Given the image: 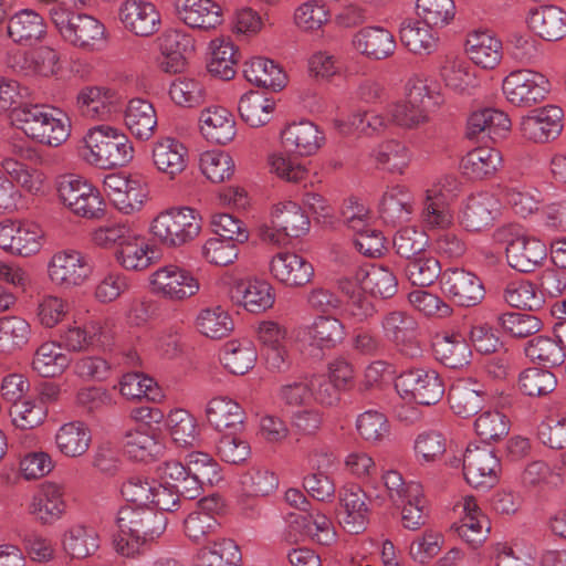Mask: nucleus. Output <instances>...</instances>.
Instances as JSON below:
<instances>
[{
    "label": "nucleus",
    "mask_w": 566,
    "mask_h": 566,
    "mask_svg": "<svg viewBox=\"0 0 566 566\" xmlns=\"http://www.w3.org/2000/svg\"><path fill=\"white\" fill-rule=\"evenodd\" d=\"M413 211V197L400 185L388 188L382 195L379 212L387 223L408 221Z\"/></svg>",
    "instance_id": "nucleus-48"
},
{
    "label": "nucleus",
    "mask_w": 566,
    "mask_h": 566,
    "mask_svg": "<svg viewBox=\"0 0 566 566\" xmlns=\"http://www.w3.org/2000/svg\"><path fill=\"white\" fill-rule=\"evenodd\" d=\"M118 535L114 538L115 551L125 557H134L149 542L158 538L166 530L164 513L149 506L127 504L116 514Z\"/></svg>",
    "instance_id": "nucleus-1"
},
{
    "label": "nucleus",
    "mask_w": 566,
    "mask_h": 566,
    "mask_svg": "<svg viewBox=\"0 0 566 566\" xmlns=\"http://www.w3.org/2000/svg\"><path fill=\"white\" fill-rule=\"evenodd\" d=\"M440 75L447 87L460 94L469 93L478 84L476 76L468 62L460 59L447 57Z\"/></svg>",
    "instance_id": "nucleus-56"
},
{
    "label": "nucleus",
    "mask_w": 566,
    "mask_h": 566,
    "mask_svg": "<svg viewBox=\"0 0 566 566\" xmlns=\"http://www.w3.org/2000/svg\"><path fill=\"white\" fill-rule=\"evenodd\" d=\"M442 290L460 306H474L484 297L481 280L463 269H450L442 274Z\"/></svg>",
    "instance_id": "nucleus-23"
},
{
    "label": "nucleus",
    "mask_w": 566,
    "mask_h": 566,
    "mask_svg": "<svg viewBox=\"0 0 566 566\" xmlns=\"http://www.w3.org/2000/svg\"><path fill=\"white\" fill-rule=\"evenodd\" d=\"M510 419L496 409L481 411L474 420V431L483 442H497L509 434Z\"/></svg>",
    "instance_id": "nucleus-60"
},
{
    "label": "nucleus",
    "mask_w": 566,
    "mask_h": 566,
    "mask_svg": "<svg viewBox=\"0 0 566 566\" xmlns=\"http://www.w3.org/2000/svg\"><path fill=\"white\" fill-rule=\"evenodd\" d=\"M563 111L548 105L523 116L520 129L524 138L534 143H547L559 136L563 129Z\"/></svg>",
    "instance_id": "nucleus-20"
},
{
    "label": "nucleus",
    "mask_w": 566,
    "mask_h": 566,
    "mask_svg": "<svg viewBox=\"0 0 566 566\" xmlns=\"http://www.w3.org/2000/svg\"><path fill=\"white\" fill-rule=\"evenodd\" d=\"M201 172L212 182H223L234 172L232 157L221 150H207L200 155Z\"/></svg>",
    "instance_id": "nucleus-64"
},
{
    "label": "nucleus",
    "mask_w": 566,
    "mask_h": 566,
    "mask_svg": "<svg viewBox=\"0 0 566 566\" xmlns=\"http://www.w3.org/2000/svg\"><path fill=\"white\" fill-rule=\"evenodd\" d=\"M77 106L83 116L91 119H106L117 109L118 98L106 87L87 86L77 95Z\"/></svg>",
    "instance_id": "nucleus-36"
},
{
    "label": "nucleus",
    "mask_w": 566,
    "mask_h": 566,
    "mask_svg": "<svg viewBox=\"0 0 566 566\" xmlns=\"http://www.w3.org/2000/svg\"><path fill=\"white\" fill-rule=\"evenodd\" d=\"M310 227V218L302 207L293 201H284L273 207L270 223L259 228V237L264 243L284 247L291 239L305 235Z\"/></svg>",
    "instance_id": "nucleus-6"
},
{
    "label": "nucleus",
    "mask_w": 566,
    "mask_h": 566,
    "mask_svg": "<svg viewBox=\"0 0 566 566\" xmlns=\"http://www.w3.org/2000/svg\"><path fill=\"white\" fill-rule=\"evenodd\" d=\"M44 232L33 222H0V248L6 252L28 258L40 252Z\"/></svg>",
    "instance_id": "nucleus-15"
},
{
    "label": "nucleus",
    "mask_w": 566,
    "mask_h": 566,
    "mask_svg": "<svg viewBox=\"0 0 566 566\" xmlns=\"http://www.w3.org/2000/svg\"><path fill=\"white\" fill-rule=\"evenodd\" d=\"M269 271L274 280L286 286H303L314 275L313 265L293 252H279L272 256Z\"/></svg>",
    "instance_id": "nucleus-24"
},
{
    "label": "nucleus",
    "mask_w": 566,
    "mask_h": 566,
    "mask_svg": "<svg viewBox=\"0 0 566 566\" xmlns=\"http://www.w3.org/2000/svg\"><path fill=\"white\" fill-rule=\"evenodd\" d=\"M345 335L344 324L333 316H317L310 325L298 332L300 338L321 349L334 348L342 343Z\"/></svg>",
    "instance_id": "nucleus-32"
},
{
    "label": "nucleus",
    "mask_w": 566,
    "mask_h": 566,
    "mask_svg": "<svg viewBox=\"0 0 566 566\" xmlns=\"http://www.w3.org/2000/svg\"><path fill=\"white\" fill-rule=\"evenodd\" d=\"M462 464L464 479L474 489L492 488L499 480L501 463L489 447L469 444Z\"/></svg>",
    "instance_id": "nucleus-14"
},
{
    "label": "nucleus",
    "mask_w": 566,
    "mask_h": 566,
    "mask_svg": "<svg viewBox=\"0 0 566 566\" xmlns=\"http://www.w3.org/2000/svg\"><path fill=\"white\" fill-rule=\"evenodd\" d=\"M527 22L543 40L558 41L566 35V11L557 6H543L532 10Z\"/></svg>",
    "instance_id": "nucleus-37"
},
{
    "label": "nucleus",
    "mask_w": 566,
    "mask_h": 566,
    "mask_svg": "<svg viewBox=\"0 0 566 566\" xmlns=\"http://www.w3.org/2000/svg\"><path fill=\"white\" fill-rule=\"evenodd\" d=\"M83 142V159L101 169L124 167L134 157V147L128 137L109 125L90 128Z\"/></svg>",
    "instance_id": "nucleus-3"
},
{
    "label": "nucleus",
    "mask_w": 566,
    "mask_h": 566,
    "mask_svg": "<svg viewBox=\"0 0 566 566\" xmlns=\"http://www.w3.org/2000/svg\"><path fill=\"white\" fill-rule=\"evenodd\" d=\"M230 298L250 313H261L271 308L275 301L270 283L259 279H241L230 287Z\"/></svg>",
    "instance_id": "nucleus-22"
},
{
    "label": "nucleus",
    "mask_w": 566,
    "mask_h": 566,
    "mask_svg": "<svg viewBox=\"0 0 566 566\" xmlns=\"http://www.w3.org/2000/svg\"><path fill=\"white\" fill-rule=\"evenodd\" d=\"M92 433L88 426L81 420L61 424L54 434V446L65 458L83 457L90 449Z\"/></svg>",
    "instance_id": "nucleus-30"
},
{
    "label": "nucleus",
    "mask_w": 566,
    "mask_h": 566,
    "mask_svg": "<svg viewBox=\"0 0 566 566\" xmlns=\"http://www.w3.org/2000/svg\"><path fill=\"white\" fill-rule=\"evenodd\" d=\"M282 145L286 151L298 156H312L322 147L324 133L310 120L289 124L281 133Z\"/></svg>",
    "instance_id": "nucleus-26"
},
{
    "label": "nucleus",
    "mask_w": 566,
    "mask_h": 566,
    "mask_svg": "<svg viewBox=\"0 0 566 566\" xmlns=\"http://www.w3.org/2000/svg\"><path fill=\"white\" fill-rule=\"evenodd\" d=\"M493 237L496 242L505 244L507 263L518 272H533L547 255L546 244L528 235L524 228L516 223L499 227Z\"/></svg>",
    "instance_id": "nucleus-4"
},
{
    "label": "nucleus",
    "mask_w": 566,
    "mask_h": 566,
    "mask_svg": "<svg viewBox=\"0 0 566 566\" xmlns=\"http://www.w3.org/2000/svg\"><path fill=\"white\" fill-rule=\"evenodd\" d=\"M65 509L63 486L54 482H46L33 496L30 513L42 524H53L62 517Z\"/></svg>",
    "instance_id": "nucleus-31"
},
{
    "label": "nucleus",
    "mask_w": 566,
    "mask_h": 566,
    "mask_svg": "<svg viewBox=\"0 0 566 566\" xmlns=\"http://www.w3.org/2000/svg\"><path fill=\"white\" fill-rule=\"evenodd\" d=\"M504 301L512 307L537 311L543 307L545 298L535 284L530 281H512L503 292Z\"/></svg>",
    "instance_id": "nucleus-58"
},
{
    "label": "nucleus",
    "mask_w": 566,
    "mask_h": 566,
    "mask_svg": "<svg viewBox=\"0 0 566 566\" xmlns=\"http://www.w3.org/2000/svg\"><path fill=\"white\" fill-rule=\"evenodd\" d=\"M151 158L158 171L174 179L188 164V149L174 137H164L153 145Z\"/></svg>",
    "instance_id": "nucleus-29"
},
{
    "label": "nucleus",
    "mask_w": 566,
    "mask_h": 566,
    "mask_svg": "<svg viewBox=\"0 0 566 566\" xmlns=\"http://www.w3.org/2000/svg\"><path fill=\"white\" fill-rule=\"evenodd\" d=\"M50 18L63 40L76 48L93 51L105 40V27L93 15L70 12L54 4Z\"/></svg>",
    "instance_id": "nucleus-5"
},
{
    "label": "nucleus",
    "mask_w": 566,
    "mask_h": 566,
    "mask_svg": "<svg viewBox=\"0 0 566 566\" xmlns=\"http://www.w3.org/2000/svg\"><path fill=\"white\" fill-rule=\"evenodd\" d=\"M511 128L509 116L495 108H483L473 112L467 122V137L470 139L478 138L481 134L495 139L502 137L503 134Z\"/></svg>",
    "instance_id": "nucleus-39"
},
{
    "label": "nucleus",
    "mask_w": 566,
    "mask_h": 566,
    "mask_svg": "<svg viewBox=\"0 0 566 566\" xmlns=\"http://www.w3.org/2000/svg\"><path fill=\"white\" fill-rule=\"evenodd\" d=\"M30 324L18 316L0 318V353H12L22 348L30 338Z\"/></svg>",
    "instance_id": "nucleus-62"
},
{
    "label": "nucleus",
    "mask_w": 566,
    "mask_h": 566,
    "mask_svg": "<svg viewBox=\"0 0 566 566\" xmlns=\"http://www.w3.org/2000/svg\"><path fill=\"white\" fill-rule=\"evenodd\" d=\"M355 280L365 292L381 298H390L398 291V281L392 270L384 264H366L355 273Z\"/></svg>",
    "instance_id": "nucleus-34"
},
{
    "label": "nucleus",
    "mask_w": 566,
    "mask_h": 566,
    "mask_svg": "<svg viewBox=\"0 0 566 566\" xmlns=\"http://www.w3.org/2000/svg\"><path fill=\"white\" fill-rule=\"evenodd\" d=\"M63 548L73 558H85L97 551L98 536L91 527L72 526L63 536Z\"/></svg>",
    "instance_id": "nucleus-61"
},
{
    "label": "nucleus",
    "mask_w": 566,
    "mask_h": 566,
    "mask_svg": "<svg viewBox=\"0 0 566 566\" xmlns=\"http://www.w3.org/2000/svg\"><path fill=\"white\" fill-rule=\"evenodd\" d=\"M407 101L421 111L422 115L429 116V113L437 109L442 103L441 94L433 90L427 78L412 76L407 83Z\"/></svg>",
    "instance_id": "nucleus-59"
},
{
    "label": "nucleus",
    "mask_w": 566,
    "mask_h": 566,
    "mask_svg": "<svg viewBox=\"0 0 566 566\" xmlns=\"http://www.w3.org/2000/svg\"><path fill=\"white\" fill-rule=\"evenodd\" d=\"M380 328L386 340L392 343L406 357L419 358L422 347L419 340V324L406 311L392 310L380 318Z\"/></svg>",
    "instance_id": "nucleus-12"
},
{
    "label": "nucleus",
    "mask_w": 566,
    "mask_h": 566,
    "mask_svg": "<svg viewBox=\"0 0 566 566\" xmlns=\"http://www.w3.org/2000/svg\"><path fill=\"white\" fill-rule=\"evenodd\" d=\"M370 158L378 168L390 174L403 175L412 160V153L402 142L388 139L371 150Z\"/></svg>",
    "instance_id": "nucleus-41"
},
{
    "label": "nucleus",
    "mask_w": 566,
    "mask_h": 566,
    "mask_svg": "<svg viewBox=\"0 0 566 566\" xmlns=\"http://www.w3.org/2000/svg\"><path fill=\"white\" fill-rule=\"evenodd\" d=\"M195 325L201 335L211 339L227 337L234 326L231 316L221 306L201 310L196 317Z\"/></svg>",
    "instance_id": "nucleus-53"
},
{
    "label": "nucleus",
    "mask_w": 566,
    "mask_h": 566,
    "mask_svg": "<svg viewBox=\"0 0 566 566\" xmlns=\"http://www.w3.org/2000/svg\"><path fill=\"white\" fill-rule=\"evenodd\" d=\"M211 56L208 61V71L211 75L222 80H231L235 74L238 56L232 42L214 39L210 42Z\"/></svg>",
    "instance_id": "nucleus-55"
},
{
    "label": "nucleus",
    "mask_w": 566,
    "mask_h": 566,
    "mask_svg": "<svg viewBox=\"0 0 566 566\" xmlns=\"http://www.w3.org/2000/svg\"><path fill=\"white\" fill-rule=\"evenodd\" d=\"M244 77L258 86L281 90L286 82L283 70L272 60L253 57L244 64Z\"/></svg>",
    "instance_id": "nucleus-51"
},
{
    "label": "nucleus",
    "mask_w": 566,
    "mask_h": 566,
    "mask_svg": "<svg viewBox=\"0 0 566 566\" xmlns=\"http://www.w3.org/2000/svg\"><path fill=\"white\" fill-rule=\"evenodd\" d=\"M500 214V199L491 192H478L463 201L459 223L469 232H481L492 227Z\"/></svg>",
    "instance_id": "nucleus-16"
},
{
    "label": "nucleus",
    "mask_w": 566,
    "mask_h": 566,
    "mask_svg": "<svg viewBox=\"0 0 566 566\" xmlns=\"http://www.w3.org/2000/svg\"><path fill=\"white\" fill-rule=\"evenodd\" d=\"M129 132L138 139H149L157 126V116L153 104L144 98L128 102L124 115Z\"/></svg>",
    "instance_id": "nucleus-46"
},
{
    "label": "nucleus",
    "mask_w": 566,
    "mask_h": 566,
    "mask_svg": "<svg viewBox=\"0 0 566 566\" xmlns=\"http://www.w3.org/2000/svg\"><path fill=\"white\" fill-rule=\"evenodd\" d=\"M52 282L63 287L83 284L93 272L91 259L78 251H62L55 253L48 265Z\"/></svg>",
    "instance_id": "nucleus-17"
},
{
    "label": "nucleus",
    "mask_w": 566,
    "mask_h": 566,
    "mask_svg": "<svg viewBox=\"0 0 566 566\" xmlns=\"http://www.w3.org/2000/svg\"><path fill=\"white\" fill-rule=\"evenodd\" d=\"M339 521L352 534L365 531L369 521V499L365 491L355 483H347L338 491Z\"/></svg>",
    "instance_id": "nucleus-18"
},
{
    "label": "nucleus",
    "mask_w": 566,
    "mask_h": 566,
    "mask_svg": "<svg viewBox=\"0 0 566 566\" xmlns=\"http://www.w3.org/2000/svg\"><path fill=\"white\" fill-rule=\"evenodd\" d=\"M274 108V99L259 91L244 93L238 102V112L241 119L251 127H261L268 124L272 118Z\"/></svg>",
    "instance_id": "nucleus-49"
},
{
    "label": "nucleus",
    "mask_w": 566,
    "mask_h": 566,
    "mask_svg": "<svg viewBox=\"0 0 566 566\" xmlns=\"http://www.w3.org/2000/svg\"><path fill=\"white\" fill-rule=\"evenodd\" d=\"M401 398L423 406L436 405L444 394V387L433 369L412 368L402 371L395 381Z\"/></svg>",
    "instance_id": "nucleus-11"
},
{
    "label": "nucleus",
    "mask_w": 566,
    "mask_h": 566,
    "mask_svg": "<svg viewBox=\"0 0 566 566\" xmlns=\"http://www.w3.org/2000/svg\"><path fill=\"white\" fill-rule=\"evenodd\" d=\"M241 558L242 555L235 542L221 537L198 551L195 566H237Z\"/></svg>",
    "instance_id": "nucleus-50"
},
{
    "label": "nucleus",
    "mask_w": 566,
    "mask_h": 566,
    "mask_svg": "<svg viewBox=\"0 0 566 566\" xmlns=\"http://www.w3.org/2000/svg\"><path fill=\"white\" fill-rule=\"evenodd\" d=\"M8 34L20 44H33L45 34L43 18L32 9L15 12L8 21Z\"/></svg>",
    "instance_id": "nucleus-45"
},
{
    "label": "nucleus",
    "mask_w": 566,
    "mask_h": 566,
    "mask_svg": "<svg viewBox=\"0 0 566 566\" xmlns=\"http://www.w3.org/2000/svg\"><path fill=\"white\" fill-rule=\"evenodd\" d=\"M434 358L451 369L462 368L470 364L472 356L470 345L460 334H437L432 339Z\"/></svg>",
    "instance_id": "nucleus-33"
},
{
    "label": "nucleus",
    "mask_w": 566,
    "mask_h": 566,
    "mask_svg": "<svg viewBox=\"0 0 566 566\" xmlns=\"http://www.w3.org/2000/svg\"><path fill=\"white\" fill-rule=\"evenodd\" d=\"M208 423L219 432L237 433L243 429L245 412L233 399L227 396L211 398L206 407Z\"/></svg>",
    "instance_id": "nucleus-28"
},
{
    "label": "nucleus",
    "mask_w": 566,
    "mask_h": 566,
    "mask_svg": "<svg viewBox=\"0 0 566 566\" xmlns=\"http://www.w3.org/2000/svg\"><path fill=\"white\" fill-rule=\"evenodd\" d=\"M258 339L268 368L274 371L287 370L292 363V340L287 329L276 322L263 321L258 327Z\"/></svg>",
    "instance_id": "nucleus-13"
},
{
    "label": "nucleus",
    "mask_w": 566,
    "mask_h": 566,
    "mask_svg": "<svg viewBox=\"0 0 566 566\" xmlns=\"http://www.w3.org/2000/svg\"><path fill=\"white\" fill-rule=\"evenodd\" d=\"M160 54L158 67L169 74L181 72L186 65V56L195 52L193 38L181 29H168L158 38Z\"/></svg>",
    "instance_id": "nucleus-19"
},
{
    "label": "nucleus",
    "mask_w": 566,
    "mask_h": 566,
    "mask_svg": "<svg viewBox=\"0 0 566 566\" xmlns=\"http://www.w3.org/2000/svg\"><path fill=\"white\" fill-rule=\"evenodd\" d=\"M71 361V357L63 352L59 342L46 340L35 349L32 369L41 377H57L69 368Z\"/></svg>",
    "instance_id": "nucleus-42"
},
{
    "label": "nucleus",
    "mask_w": 566,
    "mask_h": 566,
    "mask_svg": "<svg viewBox=\"0 0 566 566\" xmlns=\"http://www.w3.org/2000/svg\"><path fill=\"white\" fill-rule=\"evenodd\" d=\"M151 292L169 302H184L200 291L195 274L177 264H166L156 269L149 277Z\"/></svg>",
    "instance_id": "nucleus-9"
},
{
    "label": "nucleus",
    "mask_w": 566,
    "mask_h": 566,
    "mask_svg": "<svg viewBox=\"0 0 566 566\" xmlns=\"http://www.w3.org/2000/svg\"><path fill=\"white\" fill-rule=\"evenodd\" d=\"M256 350L248 340L228 342L221 353V363L233 375H244L254 367Z\"/></svg>",
    "instance_id": "nucleus-52"
},
{
    "label": "nucleus",
    "mask_w": 566,
    "mask_h": 566,
    "mask_svg": "<svg viewBox=\"0 0 566 566\" xmlns=\"http://www.w3.org/2000/svg\"><path fill=\"white\" fill-rule=\"evenodd\" d=\"M502 90L511 105L530 108L545 99L549 83L542 73L522 69L512 71L504 77Z\"/></svg>",
    "instance_id": "nucleus-10"
},
{
    "label": "nucleus",
    "mask_w": 566,
    "mask_h": 566,
    "mask_svg": "<svg viewBox=\"0 0 566 566\" xmlns=\"http://www.w3.org/2000/svg\"><path fill=\"white\" fill-rule=\"evenodd\" d=\"M165 449L159 434L144 427L126 432L124 437V450L127 455L136 461H149L160 454Z\"/></svg>",
    "instance_id": "nucleus-44"
},
{
    "label": "nucleus",
    "mask_w": 566,
    "mask_h": 566,
    "mask_svg": "<svg viewBox=\"0 0 566 566\" xmlns=\"http://www.w3.org/2000/svg\"><path fill=\"white\" fill-rule=\"evenodd\" d=\"M502 165L500 150L491 147H476L461 159L463 175L470 179H484L494 175Z\"/></svg>",
    "instance_id": "nucleus-47"
},
{
    "label": "nucleus",
    "mask_w": 566,
    "mask_h": 566,
    "mask_svg": "<svg viewBox=\"0 0 566 566\" xmlns=\"http://www.w3.org/2000/svg\"><path fill=\"white\" fill-rule=\"evenodd\" d=\"M403 272L406 279L416 286L431 285L441 274L438 259L423 252L409 261H405Z\"/></svg>",
    "instance_id": "nucleus-57"
},
{
    "label": "nucleus",
    "mask_w": 566,
    "mask_h": 566,
    "mask_svg": "<svg viewBox=\"0 0 566 566\" xmlns=\"http://www.w3.org/2000/svg\"><path fill=\"white\" fill-rule=\"evenodd\" d=\"M124 28L137 36H150L161 23L160 13L154 3L145 0H125L118 9Z\"/></svg>",
    "instance_id": "nucleus-21"
},
{
    "label": "nucleus",
    "mask_w": 566,
    "mask_h": 566,
    "mask_svg": "<svg viewBox=\"0 0 566 566\" xmlns=\"http://www.w3.org/2000/svg\"><path fill=\"white\" fill-rule=\"evenodd\" d=\"M147 181L139 175H129L127 188L115 196L114 207L124 214L139 212L148 199Z\"/></svg>",
    "instance_id": "nucleus-63"
},
{
    "label": "nucleus",
    "mask_w": 566,
    "mask_h": 566,
    "mask_svg": "<svg viewBox=\"0 0 566 566\" xmlns=\"http://www.w3.org/2000/svg\"><path fill=\"white\" fill-rule=\"evenodd\" d=\"M465 51L470 60L483 69H494L502 59V42L486 31L469 34Z\"/></svg>",
    "instance_id": "nucleus-40"
},
{
    "label": "nucleus",
    "mask_w": 566,
    "mask_h": 566,
    "mask_svg": "<svg viewBox=\"0 0 566 566\" xmlns=\"http://www.w3.org/2000/svg\"><path fill=\"white\" fill-rule=\"evenodd\" d=\"M175 11L191 29L208 31L222 23L221 7L212 0H175Z\"/></svg>",
    "instance_id": "nucleus-25"
},
{
    "label": "nucleus",
    "mask_w": 566,
    "mask_h": 566,
    "mask_svg": "<svg viewBox=\"0 0 566 566\" xmlns=\"http://www.w3.org/2000/svg\"><path fill=\"white\" fill-rule=\"evenodd\" d=\"M462 512L463 516L457 532L467 543L478 546L485 541L490 532V521L472 496L463 497Z\"/></svg>",
    "instance_id": "nucleus-43"
},
{
    "label": "nucleus",
    "mask_w": 566,
    "mask_h": 566,
    "mask_svg": "<svg viewBox=\"0 0 566 566\" xmlns=\"http://www.w3.org/2000/svg\"><path fill=\"white\" fill-rule=\"evenodd\" d=\"M356 52L374 61L391 56L397 48L394 34L382 27H365L358 30L352 39Z\"/></svg>",
    "instance_id": "nucleus-27"
},
{
    "label": "nucleus",
    "mask_w": 566,
    "mask_h": 566,
    "mask_svg": "<svg viewBox=\"0 0 566 566\" xmlns=\"http://www.w3.org/2000/svg\"><path fill=\"white\" fill-rule=\"evenodd\" d=\"M57 192L61 202L77 217L101 219L105 214L106 205L99 190L77 176L61 177Z\"/></svg>",
    "instance_id": "nucleus-8"
},
{
    "label": "nucleus",
    "mask_w": 566,
    "mask_h": 566,
    "mask_svg": "<svg viewBox=\"0 0 566 566\" xmlns=\"http://www.w3.org/2000/svg\"><path fill=\"white\" fill-rule=\"evenodd\" d=\"M525 355L544 367L560 366L566 354L557 337L536 336L530 339L524 347Z\"/></svg>",
    "instance_id": "nucleus-54"
},
{
    "label": "nucleus",
    "mask_w": 566,
    "mask_h": 566,
    "mask_svg": "<svg viewBox=\"0 0 566 566\" xmlns=\"http://www.w3.org/2000/svg\"><path fill=\"white\" fill-rule=\"evenodd\" d=\"M200 128L202 135L210 142L224 145L231 142L235 134V120L226 108L216 106L201 112Z\"/></svg>",
    "instance_id": "nucleus-38"
},
{
    "label": "nucleus",
    "mask_w": 566,
    "mask_h": 566,
    "mask_svg": "<svg viewBox=\"0 0 566 566\" xmlns=\"http://www.w3.org/2000/svg\"><path fill=\"white\" fill-rule=\"evenodd\" d=\"M13 122L29 138L51 147L70 136V120L59 109L44 104H21L13 111Z\"/></svg>",
    "instance_id": "nucleus-2"
},
{
    "label": "nucleus",
    "mask_w": 566,
    "mask_h": 566,
    "mask_svg": "<svg viewBox=\"0 0 566 566\" xmlns=\"http://www.w3.org/2000/svg\"><path fill=\"white\" fill-rule=\"evenodd\" d=\"M150 231L163 244L180 247L200 233L201 217L189 207L170 209L153 220Z\"/></svg>",
    "instance_id": "nucleus-7"
},
{
    "label": "nucleus",
    "mask_w": 566,
    "mask_h": 566,
    "mask_svg": "<svg viewBox=\"0 0 566 566\" xmlns=\"http://www.w3.org/2000/svg\"><path fill=\"white\" fill-rule=\"evenodd\" d=\"M423 20L405 19L399 27L401 44L417 55H430L438 49L439 38Z\"/></svg>",
    "instance_id": "nucleus-35"
}]
</instances>
